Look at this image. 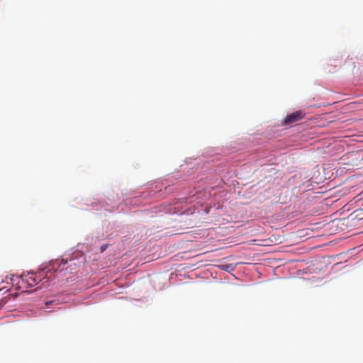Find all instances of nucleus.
<instances>
[{
	"instance_id": "obj_2",
	"label": "nucleus",
	"mask_w": 363,
	"mask_h": 363,
	"mask_svg": "<svg viewBox=\"0 0 363 363\" xmlns=\"http://www.w3.org/2000/svg\"><path fill=\"white\" fill-rule=\"evenodd\" d=\"M22 284H26L28 286H33L38 284L37 277L33 273H28L20 276Z\"/></svg>"
},
{
	"instance_id": "obj_3",
	"label": "nucleus",
	"mask_w": 363,
	"mask_h": 363,
	"mask_svg": "<svg viewBox=\"0 0 363 363\" xmlns=\"http://www.w3.org/2000/svg\"><path fill=\"white\" fill-rule=\"evenodd\" d=\"M17 279L18 280V282L17 283V284H19V281L21 280L20 276L18 277V276L11 274V275L6 277V281L8 284H13L14 281Z\"/></svg>"
},
{
	"instance_id": "obj_4",
	"label": "nucleus",
	"mask_w": 363,
	"mask_h": 363,
	"mask_svg": "<svg viewBox=\"0 0 363 363\" xmlns=\"http://www.w3.org/2000/svg\"><path fill=\"white\" fill-rule=\"evenodd\" d=\"M106 247H107L106 245H103L101 247V252L104 251L106 249Z\"/></svg>"
},
{
	"instance_id": "obj_1",
	"label": "nucleus",
	"mask_w": 363,
	"mask_h": 363,
	"mask_svg": "<svg viewBox=\"0 0 363 363\" xmlns=\"http://www.w3.org/2000/svg\"><path fill=\"white\" fill-rule=\"evenodd\" d=\"M306 113L303 111H297L286 116L281 122L282 125H291L303 118Z\"/></svg>"
},
{
	"instance_id": "obj_5",
	"label": "nucleus",
	"mask_w": 363,
	"mask_h": 363,
	"mask_svg": "<svg viewBox=\"0 0 363 363\" xmlns=\"http://www.w3.org/2000/svg\"><path fill=\"white\" fill-rule=\"evenodd\" d=\"M50 301H47V302H46L47 307L48 306V305L50 304Z\"/></svg>"
}]
</instances>
